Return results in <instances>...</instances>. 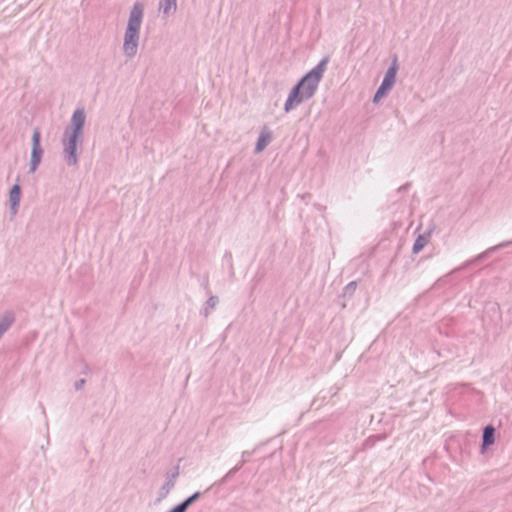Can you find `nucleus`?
I'll return each instance as SVG.
<instances>
[{
    "instance_id": "obj_5",
    "label": "nucleus",
    "mask_w": 512,
    "mask_h": 512,
    "mask_svg": "<svg viewBox=\"0 0 512 512\" xmlns=\"http://www.w3.org/2000/svg\"><path fill=\"white\" fill-rule=\"evenodd\" d=\"M272 140V131L267 126H264L259 133L254 152L256 154L262 152L272 142Z\"/></svg>"
},
{
    "instance_id": "obj_9",
    "label": "nucleus",
    "mask_w": 512,
    "mask_h": 512,
    "mask_svg": "<svg viewBox=\"0 0 512 512\" xmlns=\"http://www.w3.org/2000/svg\"><path fill=\"white\" fill-rule=\"evenodd\" d=\"M512 244V241H504L498 245H495L493 247H490L488 248L486 251L480 253L475 259L474 261H480L484 258H486L488 255H490L492 252L494 251H497L501 248H504V247H507L508 245Z\"/></svg>"
},
{
    "instance_id": "obj_2",
    "label": "nucleus",
    "mask_w": 512,
    "mask_h": 512,
    "mask_svg": "<svg viewBox=\"0 0 512 512\" xmlns=\"http://www.w3.org/2000/svg\"><path fill=\"white\" fill-rule=\"evenodd\" d=\"M72 127L73 130L69 135L68 143L66 144L65 151L67 153V162L70 165L76 164V143L79 138L84 122H85V114L83 110H76L72 117Z\"/></svg>"
},
{
    "instance_id": "obj_13",
    "label": "nucleus",
    "mask_w": 512,
    "mask_h": 512,
    "mask_svg": "<svg viewBox=\"0 0 512 512\" xmlns=\"http://www.w3.org/2000/svg\"><path fill=\"white\" fill-rule=\"evenodd\" d=\"M219 299L217 296H211L205 303V307L203 308V315L207 317L210 312L217 306Z\"/></svg>"
},
{
    "instance_id": "obj_21",
    "label": "nucleus",
    "mask_w": 512,
    "mask_h": 512,
    "mask_svg": "<svg viewBox=\"0 0 512 512\" xmlns=\"http://www.w3.org/2000/svg\"><path fill=\"white\" fill-rule=\"evenodd\" d=\"M178 474H179V467L176 466L174 472H172V474L168 475L166 478L173 479V483L175 484V479L177 478Z\"/></svg>"
},
{
    "instance_id": "obj_24",
    "label": "nucleus",
    "mask_w": 512,
    "mask_h": 512,
    "mask_svg": "<svg viewBox=\"0 0 512 512\" xmlns=\"http://www.w3.org/2000/svg\"><path fill=\"white\" fill-rule=\"evenodd\" d=\"M7 317H13V316H12V315H10V314H7V315H5V316H3V317H2V319L0 320V325H2V328H3V327H5V319H6Z\"/></svg>"
},
{
    "instance_id": "obj_4",
    "label": "nucleus",
    "mask_w": 512,
    "mask_h": 512,
    "mask_svg": "<svg viewBox=\"0 0 512 512\" xmlns=\"http://www.w3.org/2000/svg\"><path fill=\"white\" fill-rule=\"evenodd\" d=\"M42 149L40 146V132L35 130L32 136L31 171H35L40 163Z\"/></svg>"
},
{
    "instance_id": "obj_22",
    "label": "nucleus",
    "mask_w": 512,
    "mask_h": 512,
    "mask_svg": "<svg viewBox=\"0 0 512 512\" xmlns=\"http://www.w3.org/2000/svg\"><path fill=\"white\" fill-rule=\"evenodd\" d=\"M142 20H132V27L135 30H140Z\"/></svg>"
},
{
    "instance_id": "obj_7",
    "label": "nucleus",
    "mask_w": 512,
    "mask_h": 512,
    "mask_svg": "<svg viewBox=\"0 0 512 512\" xmlns=\"http://www.w3.org/2000/svg\"><path fill=\"white\" fill-rule=\"evenodd\" d=\"M495 441V428L492 425H488L483 430L482 435V449L492 445Z\"/></svg>"
},
{
    "instance_id": "obj_8",
    "label": "nucleus",
    "mask_w": 512,
    "mask_h": 512,
    "mask_svg": "<svg viewBox=\"0 0 512 512\" xmlns=\"http://www.w3.org/2000/svg\"><path fill=\"white\" fill-rule=\"evenodd\" d=\"M139 32L140 30H135L132 27V20L130 21V57L134 55L137 51L138 41H139Z\"/></svg>"
},
{
    "instance_id": "obj_15",
    "label": "nucleus",
    "mask_w": 512,
    "mask_h": 512,
    "mask_svg": "<svg viewBox=\"0 0 512 512\" xmlns=\"http://www.w3.org/2000/svg\"><path fill=\"white\" fill-rule=\"evenodd\" d=\"M427 244V239L423 235H419L412 247V252L418 254Z\"/></svg>"
},
{
    "instance_id": "obj_1",
    "label": "nucleus",
    "mask_w": 512,
    "mask_h": 512,
    "mask_svg": "<svg viewBox=\"0 0 512 512\" xmlns=\"http://www.w3.org/2000/svg\"><path fill=\"white\" fill-rule=\"evenodd\" d=\"M328 63L329 57H323L320 62L306 73L291 89L283 107L286 113L291 112L301 103L311 99L315 95Z\"/></svg>"
},
{
    "instance_id": "obj_6",
    "label": "nucleus",
    "mask_w": 512,
    "mask_h": 512,
    "mask_svg": "<svg viewBox=\"0 0 512 512\" xmlns=\"http://www.w3.org/2000/svg\"><path fill=\"white\" fill-rule=\"evenodd\" d=\"M158 11L165 18L173 16L177 11V0H159Z\"/></svg>"
},
{
    "instance_id": "obj_20",
    "label": "nucleus",
    "mask_w": 512,
    "mask_h": 512,
    "mask_svg": "<svg viewBox=\"0 0 512 512\" xmlns=\"http://www.w3.org/2000/svg\"><path fill=\"white\" fill-rule=\"evenodd\" d=\"M178 474H179V467L176 466L174 472H172V474L168 475L166 478L173 479V483L175 484V479L177 478Z\"/></svg>"
},
{
    "instance_id": "obj_12",
    "label": "nucleus",
    "mask_w": 512,
    "mask_h": 512,
    "mask_svg": "<svg viewBox=\"0 0 512 512\" xmlns=\"http://www.w3.org/2000/svg\"><path fill=\"white\" fill-rule=\"evenodd\" d=\"M201 496L200 492H195L188 498H186L184 501H182L180 504L176 505L178 509H180L181 512H185L188 507L194 503L199 497Z\"/></svg>"
},
{
    "instance_id": "obj_19",
    "label": "nucleus",
    "mask_w": 512,
    "mask_h": 512,
    "mask_svg": "<svg viewBox=\"0 0 512 512\" xmlns=\"http://www.w3.org/2000/svg\"><path fill=\"white\" fill-rule=\"evenodd\" d=\"M242 468V463H237L232 469H230L227 474L229 476L233 475L234 473H236L238 470H240Z\"/></svg>"
},
{
    "instance_id": "obj_25",
    "label": "nucleus",
    "mask_w": 512,
    "mask_h": 512,
    "mask_svg": "<svg viewBox=\"0 0 512 512\" xmlns=\"http://www.w3.org/2000/svg\"><path fill=\"white\" fill-rule=\"evenodd\" d=\"M124 42H125V44L128 43V34H126Z\"/></svg>"
},
{
    "instance_id": "obj_3",
    "label": "nucleus",
    "mask_w": 512,
    "mask_h": 512,
    "mask_svg": "<svg viewBox=\"0 0 512 512\" xmlns=\"http://www.w3.org/2000/svg\"><path fill=\"white\" fill-rule=\"evenodd\" d=\"M396 72H397V60L395 59L393 61L392 65L386 71L384 79L373 97L374 103H377L381 98H383L392 89V87L395 83Z\"/></svg>"
},
{
    "instance_id": "obj_18",
    "label": "nucleus",
    "mask_w": 512,
    "mask_h": 512,
    "mask_svg": "<svg viewBox=\"0 0 512 512\" xmlns=\"http://www.w3.org/2000/svg\"><path fill=\"white\" fill-rule=\"evenodd\" d=\"M252 455L251 451H243L241 454V460L238 463H242V466L246 463L247 459Z\"/></svg>"
},
{
    "instance_id": "obj_23",
    "label": "nucleus",
    "mask_w": 512,
    "mask_h": 512,
    "mask_svg": "<svg viewBox=\"0 0 512 512\" xmlns=\"http://www.w3.org/2000/svg\"><path fill=\"white\" fill-rule=\"evenodd\" d=\"M229 477H230V476H229L228 474H226L225 476H223V477H222V478L217 482V484H219V485H223V484L227 481V479H228Z\"/></svg>"
},
{
    "instance_id": "obj_17",
    "label": "nucleus",
    "mask_w": 512,
    "mask_h": 512,
    "mask_svg": "<svg viewBox=\"0 0 512 512\" xmlns=\"http://www.w3.org/2000/svg\"><path fill=\"white\" fill-rule=\"evenodd\" d=\"M13 317H7L5 319V327L2 328V325H0V336L8 329V327L12 324L13 322Z\"/></svg>"
},
{
    "instance_id": "obj_14",
    "label": "nucleus",
    "mask_w": 512,
    "mask_h": 512,
    "mask_svg": "<svg viewBox=\"0 0 512 512\" xmlns=\"http://www.w3.org/2000/svg\"><path fill=\"white\" fill-rule=\"evenodd\" d=\"M143 9L141 4L135 3L133 8L130 10V21L131 20H142Z\"/></svg>"
},
{
    "instance_id": "obj_10",
    "label": "nucleus",
    "mask_w": 512,
    "mask_h": 512,
    "mask_svg": "<svg viewBox=\"0 0 512 512\" xmlns=\"http://www.w3.org/2000/svg\"><path fill=\"white\" fill-rule=\"evenodd\" d=\"M173 479L166 478L164 484L160 488L158 492V501H162L167 495L170 493L171 489L174 487Z\"/></svg>"
},
{
    "instance_id": "obj_11",
    "label": "nucleus",
    "mask_w": 512,
    "mask_h": 512,
    "mask_svg": "<svg viewBox=\"0 0 512 512\" xmlns=\"http://www.w3.org/2000/svg\"><path fill=\"white\" fill-rule=\"evenodd\" d=\"M10 202L14 213L16 212L17 206L20 202V187L15 184L10 191Z\"/></svg>"
},
{
    "instance_id": "obj_16",
    "label": "nucleus",
    "mask_w": 512,
    "mask_h": 512,
    "mask_svg": "<svg viewBox=\"0 0 512 512\" xmlns=\"http://www.w3.org/2000/svg\"><path fill=\"white\" fill-rule=\"evenodd\" d=\"M357 288V283L356 281H351L350 283H348L345 287H344V290H343V296H352L355 292Z\"/></svg>"
}]
</instances>
